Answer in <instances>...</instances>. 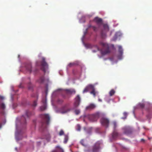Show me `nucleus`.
<instances>
[{"instance_id":"nucleus-1","label":"nucleus","mask_w":152,"mask_h":152,"mask_svg":"<svg viewBox=\"0 0 152 152\" xmlns=\"http://www.w3.org/2000/svg\"><path fill=\"white\" fill-rule=\"evenodd\" d=\"M41 117L42 118L43 121L41 123L40 129L43 131L49 124L50 117L48 114H42Z\"/></svg>"},{"instance_id":"nucleus-2","label":"nucleus","mask_w":152,"mask_h":152,"mask_svg":"<svg viewBox=\"0 0 152 152\" xmlns=\"http://www.w3.org/2000/svg\"><path fill=\"white\" fill-rule=\"evenodd\" d=\"M99 44L102 48L101 50V52L102 55H105L110 52L109 47L107 44L100 42L99 43Z\"/></svg>"},{"instance_id":"nucleus-3","label":"nucleus","mask_w":152,"mask_h":152,"mask_svg":"<svg viewBox=\"0 0 152 152\" xmlns=\"http://www.w3.org/2000/svg\"><path fill=\"white\" fill-rule=\"evenodd\" d=\"M92 90V91L90 92L91 94H93L94 97L96 96V94L98 93V92L95 91L94 86L92 85H89L87 86L83 91V93H84L87 92L90 90Z\"/></svg>"},{"instance_id":"nucleus-4","label":"nucleus","mask_w":152,"mask_h":152,"mask_svg":"<svg viewBox=\"0 0 152 152\" xmlns=\"http://www.w3.org/2000/svg\"><path fill=\"white\" fill-rule=\"evenodd\" d=\"M41 69L45 73L46 69L48 68V65L45 61V58L44 57L42 58V61L41 62Z\"/></svg>"},{"instance_id":"nucleus-5","label":"nucleus","mask_w":152,"mask_h":152,"mask_svg":"<svg viewBox=\"0 0 152 152\" xmlns=\"http://www.w3.org/2000/svg\"><path fill=\"white\" fill-rule=\"evenodd\" d=\"M100 122L103 126L106 128L108 127L110 123L108 119L104 117L102 118L100 120Z\"/></svg>"},{"instance_id":"nucleus-6","label":"nucleus","mask_w":152,"mask_h":152,"mask_svg":"<svg viewBox=\"0 0 152 152\" xmlns=\"http://www.w3.org/2000/svg\"><path fill=\"white\" fill-rule=\"evenodd\" d=\"M99 118V115L98 114H95L89 115L88 116L89 120L91 122H94L97 121Z\"/></svg>"},{"instance_id":"nucleus-7","label":"nucleus","mask_w":152,"mask_h":152,"mask_svg":"<svg viewBox=\"0 0 152 152\" xmlns=\"http://www.w3.org/2000/svg\"><path fill=\"white\" fill-rule=\"evenodd\" d=\"M104 29L101 32V36L102 38H104L106 37L105 32H107L109 31V27L107 24L103 25Z\"/></svg>"},{"instance_id":"nucleus-8","label":"nucleus","mask_w":152,"mask_h":152,"mask_svg":"<svg viewBox=\"0 0 152 152\" xmlns=\"http://www.w3.org/2000/svg\"><path fill=\"white\" fill-rule=\"evenodd\" d=\"M101 143L99 141L96 142L93 146L92 152H98L100 148V145Z\"/></svg>"},{"instance_id":"nucleus-9","label":"nucleus","mask_w":152,"mask_h":152,"mask_svg":"<svg viewBox=\"0 0 152 152\" xmlns=\"http://www.w3.org/2000/svg\"><path fill=\"white\" fill-rule=\"evenodd\" d=\"M31 115V113L29 111L27 110L26 111V114L22 116L21 118V120L23 121V123L26 124V118H28Z\"/></svg>"},{"instance_id":"nucleus-10","label":"nucleus","mask_w":152,"mask_h":152,"mask_svg":"<svg viewBox=\"0 0 152 152\" xmlns=\"http://www.w3.org/2000/svg\"><path fill=\"white\" fill-rule=\"evenodd\" d=\"M80 98L79 95H77L75 99L74 106L75 107H77L80 104Z\"/></svg>"},{"instance_id":"nucleus-11","label":"nucleus","mask_w":152,"mask_h":152,"mask_svg":"<svg viewBox=\"0 0 152 152\" xmlns=\"http://www.w3.org/2000/svg\"><path fill=\"white\" fill-rule=\"evenodd\" d=\"M60 109V112L62 114L66 113L70 110L66 105L62 107Z\"/></svg>"},{"instance_id":"nucleus-12","label":"nucleus","mask_w":152,"mask_h":152,"mask_svg":"<svg viewBox=\"0 0 152 152\" xmlns=\"http://www.w3.org/2000/svg\"><path fill=\"white\" fill-rule=\"evenodd\" d=\"M42 102L43 104V105L40 107V110L41 111H43L46 109V98L42 99Z\"/></svg>"},{"instance_id":"nucleus-13","label":"nucleus","mask_w":152,"mask_h":152,"mask_svg":"<svg viewBox=\"0 0 152 152\" xmlns=\"http://www.w3.org/2000/svg\"><path fill=\"white\" fill-rule=\"evenodd\" d=\"M38 95L37 94H35V95L34 94H33L32 95V97H35L37 99L36 100H35L33 102V103L32 104V106L33 107H35L37 105V99H38Z\"/></svg>"},{"instance_id":"nucleus-14","label":"nucleus","mask_w":152,"mask_h":152,"mask_svg":"<svg viewBox=\"0 0 152 152\" xmlns=\"http://www.w3.org/2000/svg\"><path fill=\"white\" fill-rule=\"evenodd\" d=\"M124 133L126 134H129L131 133V132L129 128L125 127L123 128Z\"/></svg>"},{"instance_id":"nucleus-15","label":"nucleus","mask_w":152,"mask_h":152,"mask_svg":"<svg viewBox=\"0 0 152 152\" xmlns=\"http://www.w3.org/2000/svg\"><path fill=\"white\" fill-rule=\"evenodd\" d=\"M119 136H120V134L117 132L116 130H113L112 134L113 138L115 139Z\"/></svg>"},{"instance_id":"nucleus-16","label":"nucleus","mask_w":152,"mask_h":152,"mask_svg":"<svg viewBox=\"0 0 152 152\" xmlns=\"http://www.w3.org/2000/svg\"><path fill=\"white\" fill-rule=\"evenodd\" d=\"M93 21L97 24H101L102 22V19L98 17H96L94 19Z\"/></svg>"},{"instance_id":"nucleus-17","label":"nucleus","mask_w":152,"mask_h":152,"mask_svg":"<svg viewBox=\"0 0 152 152\" xmlns=\"http://www.w3.org/2000/svg\"><path fill=\"white\" fill-rule=\"evenodd\" d=\"M96 107V105L94 104H91L86 107V110H91L94 109Z\"/></svg>"},{"instance_id":"nucleus-18","label":"nucleus","mask_w":152,"mask_h":152,"mask_svg":"<svg viewBox=\"0 0 152 152\" xmlns=\"http://www.w3.org/2000/svg\"><path fill=\"white\" fill-rule=\"evenodd\" d=\"M26 68L27 71L30 73H31V64L29 63L27 64L26 66Z\"/></svg>"},{"instance_id":"nucleus-19","label":"nucleus","mask_w":152,"mask_h":152,"mask_svg":"<svg viewBox=\"0 0 152 152\" xmlns=\"http://www.w3.org/2000/svg\"><path fill=\"white\" fill-rule=\"evenodd\" d=\"M0 108L3 110V111L1 112V113L2 115H4V112L3 110H4L5 108V105L4 103H0Z\"/></svg>"},{"instance_id":"nucleus-20","label":"nucleus","mask_w":152,"mask_h":152,"mask_svg":"<svg viewBox=\"0 0 152 152\" xmlns=\"http://www.w3.org/2000/svg\"><path fill=\"white\" fill-rule=\"evenodd\" d=\"M80 144L83 146L86 147L87 145V143L86 141L82 139L80 141Z\"/></svg>"},{"instance_id":"nucleus-21","label":"nucleus","mask_w":152,"mask_h":152,"mask_svg":"<svg viewBox=\"0 0 152 152\" xmlns=\"http://www.w3.org/2000/svg\"><path fill=\"white\" fill-rule=\"evenodd\" d=\"M66 92L70 94H75L76 91L74 89H67L66 90Z\"/></svg>"},{"instance_id":"nucleus-22","label":"nucleus","mask_w":152,"mask_h":152,"mask_svg":"<svg viewBox=\"0 0 152 152\" xmlns=\"http://www.w3.org/2000/svg\"><path fill=\"white\" fill-rule=\"evenodd\" d=\"M44 80V77L43 76L41 77L39 79L37 80V82L40 83H43Z\"/></svg>"},{"instance_id":"nucleus-23","label":"nucleus","mask_w":152,"mask_h":152,"mask_svg":"<svg viewBox=\"0 0 152 152\" xmlns=\"http://www.w3.org/2000/svg\"><path fill=\"white\" fill-rule=\"evenodd\" d=\"M118 48L119 53L121 55H122L123 53V50L122 47L121 46H119Z\"/></svg>"},{"instance_id":"nucleus-24","label":"nucleus","mask_w":152,"mask_h":152,"mask_svg":"<svg viewBox=\"0 0 152 152\" xmlns=\"http://www.w3.org/2000/svg\"><path fill=\"white\" fill-rule=\"evenodd\" d=\"M115 92V91L114 89L111 90L109 93L110 96H112L114 94Z\"/></svg>"},{"instance_id":"nucleus-25","label":"nucleus","mask_w":152,"mask_h":152,"mask_svg":"<svg viewBox=\"0 0 152 152\" xmlns=\"http://www.w3.org/2000/svg\"><path fill=\"white\" fill-rule=\"evenodd\" d=\"M138 107L141 108H143L145 107V104L144 103H140L138 104Z\"/></svg>"},{"instance_id":"nucleus-26","label":"nucleus","mask_w":152,"mask_h":152,"mask_svg":"<svg viewBox=\"0 0 152 152\" xmlns=\"http://www.w3.org/2000/svg\"><path fill=\"white\" fill-rule=\"evenodd\" d=\"M92 27L93 28V30L94 31H97L98 30V28L95 26H92L91 25H89L88 26V28Z\"/></svg>"},{"instance_id":"nucleus-27","label":"nucleus","mask_w":152,"mask_h":152,"mask_svg":"<svg viewBox=\"0 0 152 152\" xmlns=\"http://www.w3.org/2000/svg\"><path fill=\"white\" fill-rule=\"evenodd\" d=\"M80 110L79 109H76L75 110V113L76 115H78L80 113Z\"/></svg>"},{"instance_id":"nucleus-28","label":"nucleus","mask_w":152,"mask_h":152,"mask_svg":"<svg viewBox=\"0 0 152 152\" xmlns=\"http://www.w3.org/2000/svg\"><path fill=\"white\" fill-rule=\"evenodd\" d=\"M113 128L114 129L113 130H116V128L117 127V124L115 122H113Z\"/></svg>"},{"instance_id":"nucleus-29","label":"nucleus","mask_w":152,"mask_h":152,"mask_svg":"<svg viewBox=\"0 0 152 152\" xmlns=\"http://www.w3.org/2000/svg\"><path fill=\"white\" fill-rule=\"evenodd\" d=\"M64 134V132L62 129H61L60 131L59 134L60 136H62Z\"/></svg>"},{"instance_id":"nucleus-30","label":"nucleus","mask_w":152,"mask_h":152,"mask_svg":"<svg viewBox=\"0 0 152 152\" xmlns=\"http://www.w3.org/2000/svg\"><path fill=\"white\" fill-rule=\"evenodd\" d=\"M68 136L67 135H65L64 138V143H66L68 141Z\"/></svg>"},{"instance_id":"nucleus-31","label":"nucleus","mask_w":152,"mask_h":152,"mask_svg":"<svg viewBox=\"0 0 152 152\" xmlns=\"http://www.w3.org/2000/svg\"><path fill=\"white\" fill-rule=\"evenodd\" d=\"M75 64L74 63H71L69 64L68 66L69 67H71L74 66Z\"/></svg>"},{"instance_id":"nucleus-32","label":"nucleus","mask_w":152,"mask_h":152,"mask_svg":"<svg viewBox=\"0 0 152 152\" xmlns=\"http://www.w3.org/2000/svg\"><path fill=\"white\" fill-rule=\"evenodd\" d=\"M123 115L124 116V118H123V119H126L127 116V114L126 112H124L123 113Z\"/></svg>"},{"instance_id":"nucleus-33","label":"nucleus","mask_w":152,"mask_h":152,"mask_svg":"<svg viewBox=\"0 0 152 152\" xmlns=\"http://www.w3.org/2000/svg\"><path fill=\"white\" fill-rule=\"evenodd\" d=\"M77 130L78 131H80L81 128L80 125L79 124H77Z\"/></svg>"},{"instance_id":"nucleus-34","label":"nucleus","mask_w":152,"mask_h":152,"mask_svg":"<svg viewBox=\"0 0 152 152\" xmlns=\"http://www.w3.org/2000/svg\"><path fill=\"white\" fill-rule=\"evenodd\" d=\"M52 152H57L56 151H54ZM58 152H64L63 150L62 149H60L58 151Z\"/></svg>"},{"instance_id":"nucleus-35","label":"nucleus","mask_w":152,"mask_h":152,"mask_svg":"<svg viewBox=\"0 0 152 152\" xmlns=\"http://www.w3.org/2000/svg\"><path fill=\"white\" fill-rule=\"evenodd\" d=\"M32 86L31 84H30L28 86V88L30 90L32 89Z\"/></svg>"},{"instance_id":"nucleus-36","label":"nucleus","mask_w":152,"mask_h":152,"mask_svg":"<svg viewBox=\"0 0 152 152\" xmlns=\"http://www.w3.org/2000/svg\"><path fill=\"white\" fill-rule=\"evenodd\" d=\"M50 136L49 134H48V137H46V139L47 140H49L50 139Z\"/></svg>"},{"instance_id":"nucleus-37","label":"nucleus","mask_w":152,"mask_h":152,"mask_svg":"<svg viewBox=\"0 0 152 152\" xmlns=\"http://www.w3.org/2000/svg\"><path fill=\"white\" fill-rule=\"evenodd\" d=\"M96 48L97 49V50L98 51L100 50V49L99 48V47H98V46L96 45Z\"/></svg>"},{"instance_id":"nucleus-38","label":"nucleus","mask_w":152,"mask_h":152,"mask_svg":"<svg viewBox=\"0 0 152 152\" xmlns=\"http://www.w3.org/2000/svg\"><path fill=\"white\" fill-rule=\"evenodd\" d=\"M120 33L119 32L116 33L115 34V36H117L118 35H119V36H120Z\"/></svg>"},{"instance_id":"nucleus-39","label":"nucleus","mask_w":152,"mask_h":152,"mask_svg":"<svg viewBox=\"0 0 152 152\" xmlns=\"http://www.w3.org/2000/svg\"><path fill=\"white\" fill-rule=\"evenodd\" d=\"M58 103H61L63 101L62 100L58 99Z\"/></svg>"},{"instance_id":"nucleus-40","label":"nucleus","mask_w":152,"mask_h":152,"mask_svg":"<svg viewBox=\"0 0 152 152\" xmlns=\"http://www.w3.org/2000/svg\"><path fill=\"white\" fill-rule=\"evenodd\" d=\"M0 99H4V97L3 96H0Z\"/></svg>"},{"instance_id":"nucleus-41","label":"nucleus","mask_w":152,"mask_h":152,"mask_svg":"<svg viewBox=\"0 0 152 152\" xmlns=\"http://www.w3.org/2000/svg\"><path fill=\"white\" fill-rule=\"evenodd\" d=\"M141 142H145V140L143 139H142L141 140Z\"/></svg>"},{"instance_id":"nucleus-42","label":"nucleus","mask_w":152,"mask_h":152,"mask_svg":"<svg viewBox=\"0 0 152 152\" xmlns=\"http://www.w3.org/2000/svg\"><path fill=\"white\" fill-rule=\"evenodd\" d=\"M36 66H39L38 63V62H37L36 63Z\"/></svg>"},{"instance_id":"nucleus-43","label":"nucleus","mask_w":152,"mask_h":152,"mask_svg":"<svg viewBox=\"0 0 152 152\" xmlns=\"http://www.w3.org/2000/svg\"><path fill=\"white\" fill-rule=\"evenodd\" d=\"M98 101H99L100 102H102V99H98Z\"/></svg>"},{"instance_id":"nucleus-44","label":"nucleus","mask_w":152,"mask_h":152,"mask_svg":"<svg viewBox=\"0 0 152 152\" xmlns=\"http://www.w3.org/2000/svg\"><path fill=\"white\" fill-rule=\"evenodd\" d=\"M93 52H96V51H95V50H93Z\"/></svg>"},{"instance_id":"nucleus-45","label":"nucleus","mask_w":152,"mask_h":152,"mask_svg":"<svg viewBox=\"0 0 152 152\" xmlns=\"http://www.w3.org/2000/svg\"><path fill=\"white\" fill-rule=\"evenodd\" d=\"M37 69H36V70H35V71H34V72H36L37 71Z\"/></svg>"},{"instance_id":"nucleus-46","label":"nucleus","mask_w":152,"mask_h":152,"mask_svg":"<svg viewBox=\"0 0 152 152\" xmlns=\"http://www.w3.org/2000/svg\"><path fill=\"white\" fill-rule=\"evenodd\" d=\"M88 28H87V29H86V31H87V30H88Z\"/></svg>"},{"instance_id":"nucleus-47","label":"nucleus","mask_w":152,"mask_h":152,"mask_svg":"<svg viewBox=\"0 0 152 152\" xmlns=\"http://www.w3.org/2000/svg\"><path fill=\"white\" fill-rule=\"evenodd\" d=\"M1 127V125L0 124V128Z\"/></svg>"},{"instance_id":"nucleus-48","label":"nucleus","mask_w":152,"mask_h":152,"mask_svg":"<svg viewBox=\"0 0 152 152\" xmlns=\"http://www.w3.org/2000/svg\"><path fill=\"white\" fill-rule=\"evenodd\" d=\"M46 94H47V91L46 92Z\"/></svg>"}]
</instances>
